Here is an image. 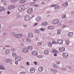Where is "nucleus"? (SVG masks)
Returning <instances> with one entry per match:
<instances>
[{"instance_id":"obj_51","label":"nucleus","mask_w":74,"mask_h":74,"mask_svg":"<svg viewBox=\"0 0 74 74\" xmlns=\"http://www.w3.org/2000/svg\"><path fill=\"white\" fill-rule=\"evenodd\" d=\"M20 74H26V73L25 72H22L20 73Z\"/></svg>"},{"instance_id":"obj_46","label":"nucleus","mask_w":74,"mask_h":74,"mask_svg":"<svg viewBox=\"0 0 74 74\" xmlns=\"http://www.w3.org/2000/svg\"><path fill=\"white\" fill-rule=\"evenodd\" d=\"M16 34V33L14 32H12V35H15Z\"/></svg>"},{"instance_id":"obj_5","label":"nucleus","mask_w":74,"mask_h":74,"mask_svg":"<svg viewBox=\"0 0 74 74\" xmlns=\"http://www.w3.org/2000/svg\"><path fill=\"white\" fill-rule=\"evenodd\" d=\"M57 43H58L59 44H62L63 42V41L62 39H58Z\"/></svg>"},{"instance_id":"obj_48","label":"nucleus","mask_w":74,"mask_h":74,"mask_svg":"<svg viewBox=\"0 0 74 74\" xmlns=\"http://www.w3.org/2000/svg\"><path fill=\"white\" fill-rule=\"evenodd\" d=\"M4 5H7V2H5L3 3Z\"/></svg>"},{"instance_id":"obj_47","label":"nucleus","mask_w":74,"mask_h":74,"mask_svg":"<svg viewBox=\"0 0 74 74\" xmlns=\"http://www.w3.org/2000/svg\"><path fill=\"white\" fill-rule=\"evenodd\" d=\"M56 63L57 64H60V62L59 61H57L56 62Z\"/></svg>"},{"instance_id":"obj_36","label":"nucleus","mask_w":74,"mask_h":74,"mask_svg":"<svg viewBox=\"0 0 74 74\" xmlns=\"http://www.w3.org/2000/svg\"><path fill=\"white\" fill-rule=\"evenodd\" d=\"M52 43L53 44H58V42L53 41H52Z\"/></svg>"},{"instance_id":"obj_55","label":"nucleus","mask_w":74,"mask_h":74,"mask_svg":"<svg viewBox=\"0 0 74 74\" xmlns=\"http://www.w3.org/2000/svg\"><path fill=\"white\" fill-rule=\"evenodd\" d=\"M7 14L8 15H10V11H8L7 12Z\"/></svg>"},{"instance_id":"obj_52","label":"nucleus","mask_w":74,"mask_h":74,"mask_svg":"<svg viewBox=\"0 0 74 74\" xmlns=\"http://www.w3.org/2000/svg\"><path fill=\"white\" fill-rule=\"evenodd\" d=\"M32 55H34V53H35V51H33L32 52Z\"/></svg>"},{"instance_id":"obj_30","label":"nucleus","mask_w":74,"mask_h":74,"mask_svg":"<svg viewBox=\"0 0 74 74\" xmlns=\"http://www.w3.org/2000/svg\"><path fill=\"white\" fill-rule=\"evenodd\" d=\"M66 44L67 45H69V44H70V41L68 40H66Z\"/></svg>"},{"instance_id":"obj_17","label":"nucleus","mask_w":74,"mask_h":74,"mask_svg":"<svg viewBox=\"0 0 74 74\" xmlns=\"http://www.w3.org/2000/svg\"><path fill=\"white\" fill-rule=\"evenodd\" d=\"M41 25L42 26H47L48 25V23L47 22H43Z\"/></svg>"},{"instance_id":"obj_31","label":"nucleus","mask_w":74,"mask_h":74,"mask_svg":"<svg viewBox=\"0 0 74 74\" xmlns=\"http://www.w3.org/2000/svg\"><path fill=\"white\" fill-rule=\"evenodd\" d=\"M27 41L29 42H32V40L29 38H27Z\"/></svg>"},{"instance_id":"obj_62","label":"nucleus","mask_w":74,"mask_h":74,"mask_svg":"<svg viewBox=\"0 0 74 74\" xmlns=\"http://www.w3.org/2000/svg\"><path fill=\"white\" fill-rule=\"evenodd\" d=\"M66 26L65 25H63V26L62 27H63L64 28V27H65Z\"/></svg>"},{"instance_id":"obj_28","label":"nucleus","mask_w":74,"mask_h":74,"mask_svg":"<svg viewBox=\"0 0 74 74\" xmlns=\"http://www.w3.org/2000/svg\"><path fill=\"white\" fill-rule=\"evenodd\" d=\"M34 32H35V33H40V31H39V30H38L37 29H35L34 30Z\"/></svg>"},{"instance_id":"obj_18","label":"nucleus","mask_w":74,"mask_h":74,"mask_svg":"<svg viewBox=\"0 0 74 74\" xmlns=\"http://www.w3.org/2000/svg\"><path fill=\"white\" fill-rule=\"evenodd\" d=\"M68 5V3L67 2L64 3L62 4V5L64 7H66V6H67Z\"/></svg>"},{"instance_id":"obj_39","label":"nucleus","mask_w":74,"mask_h":74,"mask_svg":"<svg viewBox=\"0 0 74 74\" xmlns=\"http://www.w3.org/2000/svg\"><path fill=\"white\" fill-rule=\"evenodd\" d=\"M37 58H42V56H37Z\"/></svg>"},{"instance_id":"obj_56","label":"nucleus","mask_w":74,"mask_h":74,"mask_svg":"<svg viewBox=\"0 0 74 74\" xmlns=\"http://www.w3.org/2000/svg\"><path fill=\"white\" fill-rule=\"evenodd\" d=\"M56 5H52L51 6V7H55V6H56Z\"/></svg>"},{"instance_id":"obj_9","label":"nucleus","mask_w":74,"mask_h":74,"mask_svg":"<svg viewBox=\"0 0 74 74\" xmlns=\"http://www.w3.org/2000/svg\"><path fill=\"white\" fill-rule=\"evenodd\" d=\"M22 51L23 52L26 53V52H29V50L27 48H24L23 49Z\"/></svg>"},{"instance_id":"obj_27","label":"nucleus","mask_w":74,"mask_h":74,"mask_svg":"<svg viewBox=\"0 0 74 74\" xmlns=\"http://www.w3.org/2000/svg\"><path fill=\"white\" fill-rule=\"evenodd\" d=\"M61 17L62 18L64 19L66 18V14H63L62 15Z\"/></svg>"},{"instance_id":"obj_40","label":"nucleus","mask_w":74,"mask_h":74,"mask_svg":"<svg viewBox=\"0 0 74 74\" xmlns=\"http://www.w3.org/2000/svg\"><path fill=\"white\" fill-rule=\"evenodd\" d=\"M18 0H11V2L12 3H15V2H16V1H17Z\"/></svg>"},{"instance_id":"obj_57","label":"nucleus","mask_w":74,"mask_h":74,"mask_svg":"<svg viewBox=\"0 0 74 74\" xmlns=\"http://www.w3.org/2000/svg\"><path fill=\"white\" fill-rule=\"evenodd\" d=\"M54 56H57V54L56 53H54Z\"/></svg>"},{"instance_id":"obj_11","label":"nucleus","mask_w":74,"mask_h":74,"mask_svg":"<svg viewBox=\"0 0 74 74\" xmlns=\"http://www.w3.org/2000/svg\"><path fill=\"white\" fill-rule=\"evenodd\" d=\"M30 19V17L28 16H27L25 17V20L27 21H29Z\"/></svg>"},{"instance_id":"obj_6","label":"nucleus","mask_w":74,"mask_h":74,"mask_svg":"<svg viewBox=\"0 0 74 74\" xmlns=\"http://www.w3.org/2000/svg\"><path fill=\"white\" fill-rule=\"evenodd\" d=\"M0 69L2 70H5V68L1 64H0Z\"/></svg>"},{"instance_id":"obj_38","label":"nucleus","mask_w":74,"mask_h":74,"mask_svg":"<svg viewBox=\"0 0 74 74\" xmlns=\"http://www.w3.org/2000/svg\"><path fill=\"white\" fill-rule=\"evenodd\" d=\"M16 16L17 18H19L21 17V15L19 14H17L16 15Z\"/></svg>"},{"instance_id":"obj_44","label":"nucleus","mask_w":74,"mask_h":74,"mask_svg":"<svg viewBox=\"0 0 74 74\" xmlns=\"http://www.w3.org/2000/svg\"><path fill=\"white\" fill-rule=\"evenodd\" d=\"M15 60L16 61H18V57H16L15 58Z\"/></svg>"},{"instance_id":"obj_45","label":"nucleus","mask_w":74,"mask_h":74,"mask_svg":"<svg viewBox=\"0 0 74 74\" xmlns=\"http://www.w3.org/2000/svg\"><path fill=\"white\" fill-rule=\"evenodd\" d=\"M24 27L26 28L27 26V25L26 24H24L23 25Z\"/></svg>"},{"instance_id":"obj_12","label":"nucleus","mask_w":74,"mask_h":74,"mask_svg":"<svg viewBox=\"0 0 74 74\" xmlns=\"http://www.w3.org/2000/svg\"><path fill=\"white\" fill-rule=\"evenodd\" d=\"M43 69L44 68L42 66H40L38 68V71L40 72H41V71H42Z\"/></svg>"},{"instance_id":"obj_42","label":"nucleus","mask_w":74,"mask_h":74,"mask_svg":"<svg viewBox=\"0 0 74 74\" xmlns=\"http://www.w3.org/2000/svg\"><path fill=\"white\" fill-rule=\"evenodd\" d=\"M48 45L49 47H51L52 46V43L50 42H49L48 43Z\"/></svg>"},{"instance_id":"obj_23","label":"nucleus","mask_w":74,"mask_h":74,"mask_svg":"<svg viewBox=\"0 0 74 74\" xmlns=\"http://www.w3.org/2000/svg\"><path fill=\"white\" fill-rule=\"evenodd\" d=\"M5 61L6 63H10V62H11V61L10 60L8 59H6L5 60Z\"/></svg>"},{"instance_id":"obj_53","label":"nucleus","mask_w":74,"mask_h":74,"mask_svg":"<svg viewBox=\"0 0 74 74\" xmlns=\"http://www.w3.org/2000/svg\"><path fill=\"white\" fill-rule=\"evenodd\" d=\"M58 67H59V66H58L57 65L56 66V67L55 68V69H58Z\"/></svg>"},{"instance_id":"obj_60","label":"nucleus","mask_w":74,"mask_h":74,"mask_svg":"<svg viewBox=\"0 0 74 74\" xmlns=\"http://www.w3.org/2000/svg\"><path fill=\"white\" fill-rule=\"evenodd\" d=\"M29 62H27V65H28V66H29Z\"/></svg>"},{"instance_id":"obj_33","label":"nucleus","mask_w":74,"mask_h":74,"mask_svg":"<svg viewBox=\"0 0 74 74\" xmlns=\"http://www.w3.org/2000/svg\"><path fill=\"white\" fill-rule=\"evenodd\" d=\"M15 51H16V49H11V51L12 52H15Z\"/></svg>"},{"instance_id":"obj_58","label":"nucleus","mask_w":74,"mask_h":74,"mask_svg":"<svg viewBox=\"0 0 74 74\" xmlns=\"http://www.w3.org/2000/svg\"><path fill=\"white\" fill-rule=\"evenodd\" d=\"M60 6H57V9H59V8H60Z\"/></svg>"},{"instance_id":"obj_25","label":"nucleus","mask_w":74,"mask_h":74,"mask_svg":"<svg viewBox=\"0 0 74 74\" xmlns=\"http://www.w3.org/2000/svg\"><path fill=\"white\" fill-rule=\"evenodd\" d=\"M61 33V30H58L57 31V34H58V35H59V34H60Z\"/></svg>"},{"instance_id":"obj_50","label":"nucleus","mask_w":74,"mask_h":74,"mask_svg":"<svg viewBox=\"0 0 74 74\" xmlns=\"http://www.w3.org/2000/svg\"><path fill=\"white\" fill-rule=\"evenodd\" d=\"M15 64H16V65H18V62L17 61L15 62Z\"/></svg>"},{"instance_id":"obj_1","label":"nucleus","mask_w":74,"mask_h":74,"mask_svg":"<svg viewBox=\"0 0 74 74\" xmlns=\"http://www.w3.org/2000/svg\"><path fill=\"white\" fill-rule=\"evenodd\" d=\"M25 6L23 5L19 7L18 8V10L19 11L21 12L23 11V10H25Z\"/></svg>"},{"instance_id":"obj_41","label":"nucleus","mask_w":74,"mask_h":74,"mask_svg":"<svg viewBox=\"0 0 74 74\" xmlns=\"http://www.w3.org/2000/svg\"><path fill=\"white\" fill-rule=\"evenodd\" d=\"M57 65H56V64H55V63H53V67L55 68V67H56V66Z\"/></svg>"},{"instance_id":"obj_7","label":"nucleus","mask_w":74,"mask_h":74,"mask_svg":"<svg viewBox=\"0 0 74 74\" xmlns=\"http://www.w3.org/2000/svg\"><path fill=\"white\" fill-rule=\"evenodd\" d=\"M62 56L64 58H68L69 57V54L67 53H64L63 54Z\"/></svg>"},{"instance_id":"obj_3","label":"nucleus","mask_w":74,"mask_h":74,"mask_svg":"<svg viewBox=\"0 0 74 74\" xmlns=\"http://www.w3.org/2000/svg\"><path fill=\"white\" fill-rule=\"evenodd\" d=\"M22 34H16L14 35V36L17 38H21L22 37Z\"/></svg>"},{"instance_id":"obj_20","label":"nucleus","mask_w":74,"mask_h":74,"mask_svg":"<svg viewBox=\"0 0 74 74\" xmlns=\"http://www.w3.org/2000/svg\"><path fill=\"white\" fill-rule=\"evenodd\" d=\"M73 32H69V34H68V35L69 37H71L73 36Z\"/></svg>"},{"instance_id":"obj_13","label":"nucleus","mask_w":74,"mask_h":74,"mask_svg":"<svg viewBox=\"0 0 74 74\" xmlns=\"http://www.w3.org/2000/svg\"><path fill=\"white\" fill-rule=\"evenodd\" d=\"M15 8V5H11L9 6L8 8L9 10H11L12 9H13Z\"/></svg>"},{"instance_id":"obj_2","label":"nucleus","mask_w":74,"mask_h":74,"mask_svg":"<svg viewBox=\"0 0 74 74\" xmlns=\"http://www.w3.org/2000/svg\"><path fill=\"white\" fill-rule=\"evenodd\" d=\"M60 22V21L58 19L55 20L53 21H52V24L54 25H56V24H58Z\"/></svg>"},{"instance_id":"obj_19","label":"nucleus","mask_w":74,"mask_h":74,"mask_svg":"<svg viewBox=\"0 0 74 74\" xmlns=\"http://www.w3.org/2000/svg\"><path fill=\"white\" fill-rule=\"evenodd\" d=\"M41 19V18L40 16H38L36 17V21H39Z\"/></svg>"},{"instance_id":"obj_29","label":"nucleus","mask_w":74,"mask_h":74,"mask_svg":"<svg viewBox=\"0 0 74 74\" xmlns=\"http://www.w3.org/2000/svg\"><path fill=\"white\" fill-rule=\"evenodd\" d=\"M44 53L45 54L48 55V54H49V51L48 50H45L44 51Z\"/></svg>"},{"instance_id":"obj_24","label":"nucleus","mask_w":74,"mask_h":74,"mask_svg":"<svg viewBox=\"0 0 74 74\" xmlns=\"http://www.w3.org/2000/svg\"><path fill=\"white\" fill-rule=\"evenodd\" d=\"M42 32H44V31H45V28H41L39 29Z\"/></svg>"},{"instance_id":"obj_49","label":"nucleus","mask_w":74,"mask_h":74,"mask_svg":"<svg viewBox=\"0 0 74 74\" xmlns=\"http://www.w3.org/2000/svg\"><path fill=\"white\" fill-rule=\"evenodd\" d=\"M53 71H54V72L56 73H58V71L56 70H53Z\"/></svg>"},{"instance_id":"obj_26","label":"nucleus","mask_w":74,"mask_h":74,"mask_svg":"<svg viewBox=\"0 0 74 74\" xmlns=\"http://www.w3.org/2000/svg\"><path fill=\"white\" fill-rule=\"evenodd\" d=\"M12 56L13 57H15V56H17L16 53H12Z\"/></svg>"},{"instance_id":"obj_4","label":"nucleus","mask_w":74,"mask_h":74,"mask_svg":"<svg viewBox=\"0 0 74 74\" xmlns=\"http://www.w3.org/2000/svg\"><path fill=\"white\" fill-rule=\"evenodd\" d=\"M33 11V9L32 8H29V9H28L27 12L28 14H31V13H32Z\"/></svg>"},{"instance_id":"obj_14","label":"nucleus","mask_w":74,"mask_h":74,"mask_svg":"<svg viewBox=\"0 0 74 74\" xmlns=\"http://www.w3.org/2000/svg\"><path fill=\"white\" fill-rule=\"evenodd\" d=\"M35 69L34 68H31L30 69V71L32 73H34L35 72Z\"/></svg>"},{"instance_id":"obj_54","label":"nucleus","mask_w":74,"mask_h":74,"mask_svg":"<svg viewBox=\"0 0 74 74\" xmlns=\"http://www.w3.org/2000/svg\"><path fill=\"white\" fill-rule=\"evenodd\" d=\"M3 36H5V35H6V32L3 33Z\"/></svg>"},{"instance_id":"obj_16","label":"nucleus","mask_w":74,"mask_h":74,"mask_svg":"<svg viewBox=\"0 0 74 74\" xmlns=\"http://www.w3.org/2000/svg\"><path fill=\"white\" fill-rule=\"evenodd\" d=\"M55 27L53 26H50L48 27V29H53Z\"/></svg>"},{"instance_id":"obj_21","label":"nucleus","mask_w":74,"mask_h":74,"mask_svg":"<svg viewBox=\"0 0 74 74\" xmlns=\"http://www.w3.org/2000/svg\"><path fill=\"white\" fill-rule=\"evenodd\" d=\"M5 10V8L4 7H0V12L1 11H4V10Z\"/></svg>"},{"instance_id":"obj_22","label":"nucleus","mask_w":74,"mask_h":74,"mask_svg":"<svg viewBox=\"0 0 74 74\" xmlns=\"http://www.w3.org/2000/svg\"><path fill=\"white\" fill-rule=\"evenodd\" d=\"M52 52H53V53H58V51L56 50L53 49L52 51Z\"/></svg>"},{"instance_id":"obj_61","label":"nucleus","mask_w":74,"mask_h":74,"mask_svg":"<svg viewBox=\"0 0 74 74\" xmlns=\"http://www.w3.org/2000/svg\"><path fill=\"white\" fill-rule=\"evenodd\" d=\"M37 25V23H35V24L34 25V26H36V25Z\"/></svg>"},{"instance_id":"obj_10","label":"nucleus","mask_w":74,"mask_h":74,"mask_svg":"<svg viewBox=\"0 0 74 74\" xmlns=\"http://www.w3.org/2000/svg\"><path fill=\"white\" fill-rule=\"evenodd\" d=\"M28 36L29 38H32L33 37V34L32 33H30L28 34Z\"/></svg>"},{"instance_id":"obj_15","label":"nucleus","mask_w":74,"mask_h":74,"mask_svg":"<svg viewBox=\"0 0 74 74\" xmlns=\"http://www.w3.org/2000/svg\"><path fill=\"white\" fill-rule=\"evenodd\" d=\"M59 49L60 51L63 52V51H65V48L64 47L60 48H59Z\"/></svg>"},{"instance_id":"obj_34","label":"nucleus","mask_w":74,"mask_h":74,"mask_svg":"<svg viewBox=\"0 0 74 74\" xmlns=\"http://www.w3.org/2000/svg\"><path fill=\"white\" fill-rule=\"evenodd\" d=\"M28 49H30V50H31V49H33V47L32 46H29L28 47Z\"/></svg>"},{"instance_id":"obj_59","label":"nucleus","mask_w":74,"mask_h":74,"mask_svg":"<svg viewBox=\"0 0 74 74\" xmlns=\"http://www.w3.org/2000/svg\"><path fill=\"white\" fill-rule=\"evenodd\" d=\"M6 0H1V1L3 2H4L6 1Z\"/></svg>"},{"instance_id":"obj_63","label":"nucleus","mask_w":74,"mask_h":74,"mask_svg":"<svg viewBox=\"0 0 74 74\" xmlns=\"http://www.w3.org/2000/svg\"><path fill=\"white\" fill-rule=\"evenodd\" d=\"M57 7H58V6H56V7H55V9H56V10H57V9H58Z\"/></svg>"},{"instance_id":"obj_32","label":"nucleus","mask_w":74,"mask_h":74,"mask_svg":"<svg viewBox=\"0 0 74 74\" xmlns=\"http://www.w3.org/2000/svg\"><path fill=\"white\" fill-rule=\"evenodd\" d=\"M26 1V0H21L20 1V3H24Z\"/></svg>"},{"instance_id":"obj_35","label":"nucleus","mask_w":74,"mask_h":74,"mask_svg":"<svg viewBox=\"0 0 74 74\" xmlns=\"http://www.w3.org/2000/svg\"><path fill=\"white\" fill-rule=\"evenodd\" d=\"M22 60V58L21 57H18V61H20Z\"/></svg>"},{"instance_id":"obj_37","label":"nucleus","mask_w":74,"mask_h":74,"mask_svg":"<svg viewBox=\"0 0 74 74\" xmlns=\"http://www.w3.org/2000/svg\"><path fill=\"white\" fill-rule=\"evenodd\" d=\"M42 45V42H39L37 44V45H38L39 46H40Z\"/></svg>"},{"instance_id":"obj_64","label":"nucleus","mask_w":74,"mask_h":74,"mask_svg":"<svg viewBox=\"0 0 74 74\" xmlns=\"http://www.w3.org/2000/svg\"><path fill=\"white\" fill-rule=\"evenodd\" d=\"M63 70H66V68H63Z\"/></svg>"},{"instance_id":"obj_8","label":"nucleus","mask_w":74,"mask_h":74,"mask_svg":"<svg viewBox=\"0 0 74 74\" xmlns=\"http://www.w3.org/2000/svg\"><path fill=\"white\" fill-rule=\"evenodd\" d=\"M10 52V50L7 49L5 51V55H8Z\"/></svg>"},{"instance_id":"obj_43","label":"nucleus","mask_w":74,"mask_h":74,"mask_svg":"<svg viewBox=\"0 0 74 74\" xmlns=\"http://www.w3.org/2000/svg\"><path fill=\"white\" fill-rule=\"evenodd\" d=\"M38 55V52L36 51H35L34 55Z\"/></svg>"}]
</instances>
